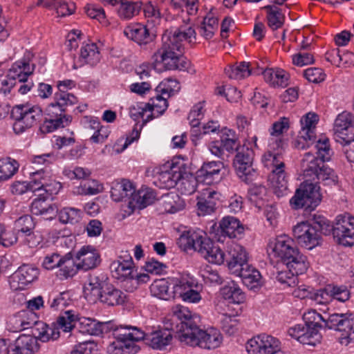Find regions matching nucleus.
I'll return each mask as SVG.
<instances>
[{"label": "nucleus", "instance_id": "1", "mask_svg": "<svg viewBox=\"0 0 354 354\" xmlns=\"http://www.w3.org/2000/svg\"><path fill=\"white\" fill-rule=\"evenodd\" d=\"M333 234L336 241L344 246L354 245V217L348 213L338 215L334 224L324 216L314 215L310 221L294 226L295 241L303 248L312 250L322 243V235Z\"/></svg>", "mask_w": 354, "mask_h": 354}, {"label": "nucleus", "instance_id": "2", "mask_svg": "<svg viewBox=\"0 0 354 354\" xmlns=\"http://www.w3.org/2000/svg\"><path fill=\"white\" fill-rule=\"evenodd\" d=\"M305 324L290 328L288 334L303 344L315 346L319 343V329H330L341 333L339 342L345 346L354 344V315L333 313L325 316L310 311L305 315Z\"/></svg>", "mask_w": 354, "mask_h": 354}, {"label": "nucleus", "instance_id": "3", "mask_svg": "<svg viewBox=\"0 0 354 354\" xmlns=\"http://www.w3.org/2000/svg\"><path fill=\"white\" fill-rule=\"evenodd\" d=\"M114 335L116 341L108 347V351L111 354H136L140 350L136 342L140 340L154 349L162 350L172 339V334L167 329L145 335L137 327H127L116 329Z\"/></svg>", "mask_w": 354, "mask_h": 354}, {"label": "nucleus", "instance_id": "4", "mask_svg": "<svg viewBox=\"0 0 354 354\" xmlns=\"http://www.w3.org/2000/svg\"><path fill=\"white\" fill-rule=\"evenodd\" d=\"M196 37L195 30L186 25L171 31L162 37V47L153 55L155 64L162 63L167 70L187 71L189 72L190 62L183 56L182 41Z\"/></svg>", "mask_w": 354, "mask_h": 354}, {"label": "nucleus", "instance_id": "5", "mask_svg": "<svg viewBox=\"0 0 354 354\" xmlns=\"http://www.w3.org/2000/svg\"><path fill=\"white\" fill-rule=\"evenodd\" d=\"M317 156L312 153H306L302 160V167L305 178H317L324 185H335L338 177L335 171L326 166L324 162L330 160L332 150L329 145V140L326 138L319 139L315 145Z\"/></svg>", "mask_w": 354, "mask_h": 354}, {"label": "nucleus", "instance_id": "6", "mask_svg": "<svg viewBox=\"0 0 354 354\" xmlns=\"http://www.w3.org/2000/svg\"><path fill=\"white\" fill-rule=\"evenodd\" d=\"M274 255L280 259V265L296 274L305 273L309 268L307 257L300 252L294 240L288 235H280L268 243Z\"/></svg>", "mask_w": 354, "mask_h": 354}, {"label": "nucleus", "instance_id": "7", "mask_svg": "<svg viewBox=\"0 0 354 354\" xmlns=\"http://www.w3.org/2000/svg\"><path fill=\"white\" fill-rule=\"evenodd\" d=\"M306 180L302 183L296 190L293 197L290 200L292 207L295 209L304 208L306 210H313L319 205L322 201L320 187L317 178H306Z\"/></svg>", "mask_w": 354, "mask_h": 354}, {"label": "nucleus", "instance_id": "8", "mask_svg": "<svg viewBox=\"0 0 354 354\" xmlns=\"http://www.w3.org/2000/svg\"><path fill=\"white\" fill-rule=\"evenodd\" d=\"M73 321H74V314L72 310H66L50 325L43 322L37 324L34 337L37 339V341L40 340L42 342L57 340L60 335V329L67 333L73 328Z\"/></svg>", "mask_w": 354, "mask_h": 354}, {"label": "nucleus", "instance_id": "9", "mask_svg": "<svg viewBox=\"0 0 354 354\" xmlns=\"http://www.w3.org/2000/svg\"><path fill=\"white\" fill-rule=\"evenodd\" d=\"M222 340V335L217 329L211 328L203 330L197 325L194 328L187 329V333L183 336L182 343L210 350L218 348Z\"/></svg>", "mask_w": 354, "mask_h": 354}, {"label": "nucleus", "instance_id": "10", "mask_svg": "<svg viewBox=\"0 0 354 354\" xmlns=\"http://www.w3.org/2000/svg\"><path fill=\"white\" fill-rule=\"evenodd\" d=\"M335 136L337 142L348 145L345 154L349 162H354V117L348 112L338 115L335 122Z\"/></svg>", "mask_w": 354, "mask_h": 354}, {"label": "nucleus", "instance_id": "11", "mask_svg": "<svg viewBox=\"0 0 354 354\" xmlns=\"http://www.w3.org/2000/svg\"><path fill=\"white\" fill-rule=\"evenodd\" d=\"M10 115L15 120L13 130L15 133L19 134L39 121L42 117V111L37 106L30 107L26 105H17L12 108Z\"/></svg>", "mask_w": 354, "mask_h": 354}, {"label": "nucleus", "instance_id": "12", "mask_svg": "<svg viewBox=\"0 0 354 354\" xmlns=\"http://www.w3.org/2000/svg\"><path fill=\"white\" fill-rule=\"evenodd\" d=\"M39 348L37 339L31 335H21L12 342L0 339V351L6 354H34Z\"/></svg>", "mask_w": 354, "mask_h": 354}, {"label": "nucleus", "instance_id": "13", "mask_svg": "<svg viewBox=\"0 0 354 354\" xmlns=\"http://www.w3.org/2000/svg\"><path fill=\"white\" fill-rule=\"evenodd\" d=\"M241 147L235 132L227 128L222 129L220 140L212 141L208 145L211 153L222 159H224L225 151L229 153H237Z\"/></svg>", "mask_w": 354, "mask_h": 354}, {"label": "nucleus", "instance_id": "14", "mask_svg": "<svg viewBox=\"0 0 354 354\" xmlns=\"http://www.w3.org/2000/svg\"><path fill=\"white\" fill-rule=\"evenodd\" d=\"M213 243L212 240L202 231L184 232L178 239L180 247L183 248L185 250L193 249L203 257L208 254V250Z\"/></svg>", "mask_w": 354, "mask_h": 354}, {"label": "nucleus", "instance_id": "15", "mask_svg": "<svg viewBox=\"0 0 354 354\" xmlns=\"http://www.w3.org/2000/svg\"><path fill=\"white\" fill-rule=\"evenodd\" d=\"M254 152L252 149L243 145L236 153L234 166L239 177L249 183L255 176L256 171L252 167Z\"/></svg>", "mask_w": 354, "mask_h": 354}, {"label": "nucleus", "instance_id": "16", "mask_svg": "<svg viewBox=\"0 0 354 354\" xmlns=\"http://www.w3.org/2000/svg\"><path fill=\"white\" fill-rule=\"evenodd\" d=\"M248 354H284L280 350L279 341L269 335L260 334L250 339L246 344Z\"/></svg>", "mask_w": 354, "mask_h": 354}, {"label": "nucleus", "instance_id": "17", "mask_svg": "<svg viewBox=\"0 0 354 354\" xmlns=\"http://www.w3.org/2000/svg\"><path fill=\"white\" fill-rule=\"evenodd\" d=\"M171 321L179 320L180 323L176 324L177 337L180 342H183V336L187 333V329L194 328L201 322L198 315L192 314L191 311L186 307L177 305L172 308Z\"/></svg>", "mask_w": 354, "mask_h": 354}, {"label": "nucleus", "instance_id": "18", "mask_svg": "<svg viewBox=\"0 0 354 354\" xmlns=\"http://www.w3.org/2000/svg\"><path fill=\"white\" fill-rule=\"evenodd\" d=\"M77 268L87 271L97 268L101 263L99 252L93 246H83L75 255Z\"/></svg>", "mask_w": 354, "mask_h": 354}, {"label": "nucleus", "instance_id": "19", "mask_svg": "<svg viewBox=\"0 0 354 354\" xmlns=\"http://www.w3.org/2000/svg\"><path fill=\"white\" fill-rule=\"evenodd\" d=\"M243 227L239 220L234 216H225L219 223L217 241L224 242V239L227 236L230 239L236 238L243 232Z\"/></svg>", "mask_w": 354, "mask_h": 354}, {"label": "nucleus", "instance_id": "20", "mask_svg": "<svg viewBox=\"0 0 354 354\" xmlns=\"http://www.w3.org/2000/svg\"><path fill=\"white\" fill-rule=\"evenodd\" d=\"M220 194L210 188L205 189L197 196V208L199 216L210 214L216 209Z\"/></svg>", "mask_w": 354, "mask_h": 354}, {"label": "nucleus", "instance_id": "21", "mask_svg": "<svg viewBox=\"0 0 354 354\" xmlns=\"http://www.w3.org/2000/svg\"><path fill=\"white\" fill-rule=\"evenodd\" d=\"M133 259L129 254L119 257L110 265L112 275L117 279H134L137 275L133 274Z\"/></svg>", "mask_w": 354, "mask_h": 354}, {"label": "nucleus", "instance_id": "22", "mask_svg": "<svg viewBox=\"0 0 354 354\" xmlns=\"http://www.w3.org/2000/svg\"><path fill=\"white\" fill-rule=\"evenodd\" d=\"M228 256L227 266L232 274L238 272L241 268H248V253L242 245L233 244L228 251Z\"/></svg>", "mask_w": 354, "mask_h": 354}, {"label": "nucleus", "instance_id": "23", "mask_svg": "<svg viewBox=\"0 0 354 354\" xmlns=\"http://www.w3.org/2000/svg\"><path fill=\"white\" fill-rule=\"evenodd\" d=\"M223 167V163L221 161H212L205 162L201 168L196 171V176L199 183L211 185L221 179L220 172Z\"/></svg>", "mask_w": 354, "mask_h": 354}, {"label": "nucleus", "instance_id": "24", "mask_svg": "<svg viewBox=\"0 0 354 354\" xmlns=\"http://www.w3.org/2000/svg\"><path fill=\"white\" fill-rule=\"evenodd\" d=\"M124 34L127 38L140 45L149 43L155 37L147 26L141 24H134L127 26L124 30Z\"/></svg>", "mask_w": 354, "mask_h": 354}, {"label": "nucleus", "instance_id": "25", "mask_svg": "<svg viewBox=\"0 0 354 354\" xmlns=\"http://www.w3.org/2000/svg\"><path fill=\"white\" fill-rule=\"evenodd\" d=\"M97 299L107 306H113L122 304L125 301L126 295L113 284L109 283L105 285L103 290H101V292L96 298L93 299V301H95Z\"/></svg>", "mask_w": 354, "mask_h": 354}, {"label": "nucleus", "instance_id": "26", "mask_svg": "<svg viewBox=\"0 0 354 354\" xmlns=\"http://www.w3.org/2000/svg\"><path fill=\"white\" fill-rule=\"evenodd\" d=\"M135 187L132 183L125 179L112 183L111 196L116 202L131 201Z\"/></svg>", "mask_w": 354, "mask_h": 354}, {"label": "nucleus", "instance_id": "27", "mask_svg": "<svg viewBox=\"0 0 354 354\" xmlns=\"http://www.w3.org/2000/svg\"><path fill=\"white\" fill-rule=\"evenodd\" d=\"M32 214L41 216L46 220L53 219L58 213V208L54 203H48L44 198H35L31 203Z\"/></svg>", "mask_w": 354, "mask_h": 354}, {"label": "nucleus", "instance_id": "28", "mask_svg": "<svg viewBox=\"0 0 354 354\" xmlns=\"http://www.w3.org/2000/svg\"><path fill=\"white\" fill-rule=\"evenodd\" d=\"M181 177V169L178 167H173L170 170L162 171L156 176L155 185L160 189H169L178 184Z\"/></svg>", "mask_w": 354, "mask_h": 354}, {"label": "nucleus", "instance_id": "29", "mask_svg": "<svg viewBox=\"0 0 354 354\" xmlns=\"http://www.w3.org/2000/svg\"><path fill=\"white\" fill-rule=\"evenodd\" d=\"M274 4L266 6L263 8L266 11V19L268 26L275 30L282 27L285 21L284 13L279 6H282L283 1H274Z\"/></svg>", "mask_w": 354, "mask_h": 354}, {"label": "nucleus", "instance_id": "30", "mask_svg": "<svg viewBox=\"0 0 354 354\" xmlns=\"http://www.w3.org/2000/svg\"><path fill=\"white\" fill-rule=\"evenodd\" d=\"M39 275V270L31 265H23L13 274L11 277L12 281H17L19 287L23 288L24 286L30 283L35 280Z\"/></svg>", "mask_w": 354, "mask_h": 354}, {"label": "nucleus", "instance_id": "31", "mask_svg": "<svg viewBox=\"0 0 354 354\" xmlns=\"http://www.w3.org/2000/svg\"><path fill=\"white\" fill-rule=\"evenodd\" d=\"M156 199V195L153 189L145 187L136 192L131 201L129 202V206L133 208L144 209L149 205H151Z\"/></svg>", "mask_w": 354, "mask_h": 354}, {"label": "nucleus", "instance_id": "32", "mask_svg": "<svg viewBox=\"0 0 354 354\" xmlns=\"http://www.w3.org/2000/svg\"><path fill=\"white\" fill-rule=\"evenodd\" d=\"M241 278L243 283L250 290L261 286V275L259 270L248 265V268H241L234 274Z\"/></svg>", "mask_w": 354, "mask_h": 354}, {"label": "nucleus", "instance_id": "33", "mask_svg": "<svg viewBox=\"0 0 354 354\" xmlns=\"http://www.w3.org/2000/svg\"><path fill=\"white\" fill-rule=\"evenodd\" d=\"M34 68L35 65L30 66L29 61H18L12 64L7 75L15 81H25L32 73Z\"/></svg>", "mask_w": 354, "mask_h": 354}, {"label": "nucleus", "instance_id": "34", "mask_svg": "<svg viewBox=\"0 0 354 354\" xmlns=\"http://www.w3.org/2000/svg\"><path fill=\"white\" fill-rule=\"evenodd\" d=\"M318 121L317 115L308 113L301 118L300 122L301 129L299 131V138L306 141H311L315 138V128Z\"/></svg>", "mask_w": 354, "mask_h": 354}, {"label": "nucleus", "instance_id": "35", "mask_svg": "<svg viewBox=\"0 0 354 354\" xmlns=\"http://www.w3.org/2000/svg\"><path fill=\"white\" fill-rule=\"evenodd\" d=\"M221 294L223 299L230 303L241 304L245 300V294L234 281L227 282L221 289Z\"/></svg>", "mask_w": 354, "mask_h": 354}, {"label": "nucleus", "instance_id": "36", "mask_svg": "<svg viewBox=\"0 0 354 354\" xmlns=\"http://www.w3.org/2000/svg\"><path fill=\"white\" fill-rule=\"evenodd\" d=\"M73 324L74 325L73 328H77L79 332L82 334L99 336V321L95 319L82 317L76 320L74 315Z\"/></svg>", "mask_w": 354, "mask_h": 354}, {"label": "nucleus", "instance_id": "37", "mask_svg": "<svg viewBox=\"0 0 354 354\" xmlns=\"http://www.w3.org/2000/svg\"><path fill=\"white\" fill-rule=\"evenodd\" d=\"M270 179L273 192L278 198L288 194V179L285 170L272 172Z\"/></svg>", "mask_w": 354, "mask_h": 354}, {"label": "nucleus", "instance_id": "38", "mask_svg": "<svg viewBox=\"0 0 354 354\" xmlns=\"http://www.w3.org/2000/svg\"><path fill=\"white\" fill-rule=\"evenodd\" d=\"M58 268L57 276L62 279L73 277L78 270H81L77 268V262L74 261L71 252L62 257Z\"/></svg>", "mask_w": 354, "mask_h": 354}, {"label": "nucleus", "instance_id": "39", "mask_svg": "<svg viewBox=\"0 0 354 354\" xmlns=\"http://www.w3.org/2000/svg\"><path fill=\"white\" fill-rule=\"evenodd\" d=\"M289 127L288 119L287 118H282L280 121L274 122L270 129V135L272 136L269 140V147L270 149L275 150V149L282 148L283 142L278 138L283 131L287 130Z\"/></svg>", "mask_w": 354, "mask_h": 354}, {"label": "nucleus", "instance_id": "40", "mask_svg": "<svg viewBox=\"0 0 354 354\" xmlns=\"http://www.w3.org/2000/svg\"><path fill=\"white\" fill-rule=\"evenodd\" d=\"M277 152L269 151L265 153L263 156V162L265 166L272 169V172H277L278 171H283L285 164L281 156L282 148L275 149Z\"/></svg>", "mask_w": 354, "mask_h": 354}, {"label": "nucleus", "instance_id": "41", "mask_svg": "<svg viewBox=\"0 0 354 354\" xmlns=\"http://www.w3.org/2000/svg\"><path fill=\"white\" fill-rule=\"evenodd\" d=\"M295 297L305 298L309 297L312 300H314L317 304H324L329 302L330 299V293L327 290V286L323 288L316 290L314 291H308L306 289L294 291Z\"/></svg>", "mask_w": 354, "mask_h": 354}, {"label": "nucleus", "instance_id": "42", "mask_svg": "<svg viewBox=\"0 0 354 354\" xmlns=\"http://www.w3.org/2000/svg\"><path fill=\"white\" fill-rule=\"evenodd\" d=\"M44 174L43 169L32 173V178L30 182L15 181L11 185V192L14 194L21 195L28 191L36 192L39 188L37 185V176Z\"/></svg>", "mask_w": 354, "mask_h": 354}, {"label": "nucleus", "instance_id": "43", "mask_svg": "<svg viewBox=\"0 0 354 354\" xmlns=\"http://www.w3.org/2000/svg\"><path fill=\"white\" fill-rule=\"evenodd\" d=\"M80 59L84 64L91 66L97 65L100 60V54L97 45L91 43L82 46Z\"/></svg>", "mask_w": 354, "mask_h": 354}, {"label": "nucleus", "instance_id": "44", "mask_svg": "<svg viewBox=\"0 0 354 354\" xmlns=\"http://www.w3.org/2000/svg\"><path fill=\"white\" fill-rule=\"evenodd\" d=\"M218 28V19L214 16L212 10L203 18V21L198 26V30L199 34L206 39H211L215 30Z\"/></svg>", "mask_w": 354, "mask_h": 354}, {"label": "nucleus", "instance_id": "45", "mask_svg": "<svg viewBox=\"0 0 354 354\" xmlns=\"http://www.w3.org/2000/svg\"><path fill=\"white\" fill-rule=\"evenodd\" d=\"M199 182L197 176H194L189 173L181 171V177L178 180V190L185 195H190L195 192L196 189L197 183Z\"/></svg>", "mask_w": 354, "mask_h": 354}, {"label": "nucleus", "instance_id": "46", "mask_svg": "<svg viewBox=\"0 0 354 354\" xmlns=\"http://www.w3.org/2000/svg\"><path fill=\"white\" fill-rule=\"evenodd\" d=\"M72 120V117L64 115V117L46 118L44 123L40 126L39 129L43 133H48L54 131L59 127H64L68 125Z\"/></svg>", "mask_w": 354, "mask_h": 354}, {"label": "nucleus", "instance_id": "47", "mask_svg": "<svg viewBox=\"0 0 354 354\" xmlns=\"http://www.w3.org/2000/svg\"><path fill=\"white\" fill-rule=\"evenodd\" d=\"M163 207L165 212L174 214L185 208V203L176 193H169L162 196Z\"/></svg>", "mask_w": 354, "mask_h": 354}, {"label": "nucleus", "instance_id": "48", "mask_svg": "<svg viewBox=\"0 0 354 354\" xmlns=\"http://www.w3.org/2000/svg\"><path fill=\"white\" fill-rule=\"evenodd\" d=\"M113 6H118L119 16L124 19H129L137 15L140 9V4L137 1H114Z\"/></svg>", "mask_w": 354, "mask_h": 354}, {"label": "nucleus", "instance_id": "49", "mask_svg": "<svg viewBox=\"0 0 354 354\" xmlns=\"http://www.w3.org/2000/svg\"><path fill=\"white\" fill-rule=\"evenodd\" d=\"M88 281V287L86 288L85 294L88 295L87 291H90L95 298L101 292V290H103L105 285L109 283L107 281L108 277L102 273L90 275Z\"/></svg>", "mask_w": 354, "mask_h": 354}, {"label": "nucleus", "instance_id": "50", "mask_svg": "<svg viewBox=\"0 0 354 354\" xmlns=\"http://www.w3.org/2000/svg\"><path fill=\"white\" fill-rule=\"evenodd\" d=\"M157 94L156 96L151 98V101L153 102V106H154L155 111L158 113V115H162L168 107V103L167 99L162 96V95L167 94L168 96V88H166V85L164 83H160L156 87Z\"/></svg>", "mask_w": 354, "mask_h": 354}, {"label": "nucleus", "instance_id": "51", "mask_svg": "<svg viewBox=\"0 0 354 354\" xmlns=\"http://www.w3.org/2000/svg\"><path fill=\"white\" fill-rule=\"evenodd\" d=\"M150 290L153 296L163 300H169L174 297V292L169 290V283L165 279L154 281L151 284Z\"/></svg>", "mask_w": 354, "mask_h": 354}, {"label": "nucleus", "instance_id": "52", "mask_svg": "<svg viewBox=\"0 0 354 354\" xmlns=\"http://www.w3.org/2000/svg\"><path fill=\"white\" fill-rule=\"evenodd\" d=\"M18 162L10 158L0 159V181L10 178L18 170Z\"/></svg>", "mask_w": 354, "mask_h": 354}, {"label": "nucleus", "instance_id": "53", "mask_svg": "<svg viewBox=\"0 0 354 354\" xmlns=\"http://www.w3.org/2000/svg\"><path fill=\"white\" fill-rule=\"evenodd\" d=\"M82 218L80 209L74 207H64L59 212V220L64 224H75Z\"/></svg>", "mask_w": 354, "mask_h": 354}, {"label": "nucleus", "instance_id": "54", "mask_svg": "<svg viewBox=\"0 0 354 354\" xmlns=\"http://www.w3.org/2000/svg\"><path fill=\"white\" fill-rule=\"evenodd\" d=\"M225 73L231 79L241 80L251 74L250 63L242 62L237 66H233L225 69Z\"/></svg>", "mask_w": 354, "mask_h": 354}, {"label": "nucleus", "instance_id": "55", "mask_svg": "<svg viewBox=\"0 0 354 354\" xmlns=\"http://www.w3.org/2000/svg\"><path fill=\"white\" fill-rule=\"evenodd\" d=\"M327 290L330 293V299H335L341 302H345L350 298V291L346 286L328 284Z\"/></svg>", "mask_w": 354, "mask_h": 354}, {"label": "nucleus", "instance_id": "56", "mask_svg": "<svg viewBox=\"0 0 354 354\" xmlns=\"http://www.w3.org/2000/svg\"><path fill=\"white\" fill-rule=\"evenodd\" d=\"M35 227V223L31 216L28 214L24 215L16 220L15 223V229L18 232H21L30 235Z\"/></svg>", "mask_w": 354, "mask_h": 354}, {"label": "nucleus", "instance_id": "57", "mask_svg": "<svg viewBox=\"0 0 354 354\" xmlns=\"http://www.w3.org/2000/svg\"><path fill=\"white\" fill-rule=\"evenodd\" d=\"M54 101L66 111L68 106H73L77 102V98L72 93L62 90L55 93Z\"/></svg>", "mask_w": 354, "mask_h": 354}, {"label": "nucleus", "instance_id": "58", "mask_svg": "<svg viewBox=\"0 0 354 354\" xmlns=\"http://www.w3.org/2000/svg\"><path fill=\"white\" fill-rule=\"evenodd\" d=\"M336 58L338 59L339 63L342 62L345 66L354 65V54L351 52H345L341 54L338 49L333 50L326 59L328 62L336 63Z\"/></svg>", "mask_w": 354, "mask_h": 354}, {"label": "nucleus", "instance_id": "59", "mask_svg": "<svg viewBox=\"0 0 354 354\" xmlns=\"http://www.w3.org/2000/svg\"><path fill=\"white\" fill-rule=\"evenodd\" d=\"M297 274L292 273L290 269L282 268L277 270L275 273V279L281 284H286L287 286H295L297 283Z\"/></svg>", "mask_w": 354, "mask_h": 354}, {"label": "nucleus", "instance_id": "60", "mask_svg": "<svg viewBox=\"0 0 354 354\" xmlns=\"http://www.w3.org/2000/svg\"><path fill=\"white\" fill-rule=\"evenodd\" d=\"M42 174L37 176V185L36 187H38L39 189L37 191L44 190L48 195L57 194L62 187L61 184L55 181L48 183L46 178L41 176Z\"/></svg>", "mask_w": 354, "mask_h": 354}, {"label": "nucleus", "instance_id": "61", "mask_svg": "<svg viewBox=\"0 0 354 354\" xmlns=\"http://www.w3.org/2000/svg\"><path fill=\"white\" fill-rule=\"evenodd\" d=\"M70 298L71 294L69 292H62L54 297L52 299L50 298L47 304L51 309L59 310L69 305L71 301Z\"/></svg>", "mask_w": 354, "mask_h": 354}, {"label": "nucleus", "instance_id": "62", "mask_svg": "<svg viewBox=\"0 0 354 354\" xmlns=\"http://www.w3.org/2000/svg\"><path fill=\"white\" fill-rule=\"evenodd\" d=\"M144 13L145 17L148 19V24L151 23L153 26L160 23L161 14L159 9L151 1H149L145 6Z\"/></svg>", "mask_w": 354, "mask_h": 354}, {"label": "nucleus", "instance_id": "63", "mask_svg": "<svg viewBox=\"0 0 354 354\" xmlns=\"http://www.w3.org/2000/svg\"><path fill=\"white\" fill-rule=\"evenodd\" d=\"M102 190V186L96 180L85 182L77 188V193L82 195H95Z\"/></svg>", "mask_w": 354, "mask_h": 354}, {"label": "nucleus", "instance_id": "64", "mask_svg": "<svg viewBox=\"0 0 354 354\" xmlns=\"http://www.w3.org/2000/svg\"><path fill=\"white\" fill-rule=\"evenodd\" d=\"M266 189L262 185H253L248 190V198L259 208H261V201L266 195Z\"/></svg>", "mask_w": 354, "mask_h": 354}]
</instances>
